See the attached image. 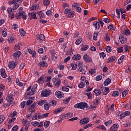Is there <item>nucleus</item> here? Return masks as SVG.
Listing matches in <instances>:
<instances>
[{
	"instance_id": "obj_10",
	"label": "nucleus",
	"mask_w": 131,
	"mask_h": 131,
	"mask_svg": "<svg viewBox=\"0 0 131 131\" xmlns=\"http://www.w3.org/2000/svg\"><path fill=\"white\" fill-rule=\"evenodd\" d=\"M17 64H18V62L17 61H12L9 62V67L10 69H14V68L17 66Z\"/></svg>"
},
{
	"instance_id": "obj_51",
	"label": "nucleus",
	"mask_w": 131,
	"mask_h": 131,
	"mask_svg": "<svg viewBox=\"0 0 131 131\" xmlns=\"http://www.w3.org/2000/svg\"><path fill=\"white\" fill-rule=\"evenodd\" d=\"M123 59H124V55H122L121 56V57L118 59V63L119 64H121L122 62L123 61Z\"/></svg>"
},
{
	"instance_id": "obj_46",
	"label": "nucleus",
	"mask_w": 131,
	"mask_h": 131,
	"mask_svg": "<svg viewBox=\"0 0 131 131\" xmlns=\"http://www.w3.org/2000/svg\"><path fill=\"white\" fill-rule=\"evenodd\" d=\"M112 96L113 97H118L119 96V93L118 91H114Z\"/></svg>"
},
{
	"instance_id": "obj_6",
	"label": "nucleus",
	"mask_w": 131,
	"mask_h": 131,
	"mask_svg": "<svg viewBox=\"0 0 131 131\" xmlns=\"http://www.w3.org/2000/svg\"><path fill=\"white\" fill-rule=\"evenodd\" d=\"M13 8H8L7 10L8 13L9 14V17L11 20H13L15 18V15H14V11H13Z\"/></svg>"
},
{
	"instance_id": "obj_58",
	"label": "nucleus",
	"mask_w": 131,
	"mask_h": 131,
	"mask_svg": "<svg viewBox=\"0 0 131 131\" xmlns=\"http://www.w3.org/2000/svg\"><path fill=\"white\" fill-rule=\"evenodd\" d=\"M17 115V112L16 111H14L11 115L10 117L14 118L15 116Z\"/></svg>"
},
{
	"instance_id": "obj_43",
	"label": "nucleus",
	"mask_w": 131,
	"mask_h": 131,
	"mask_svg": "<svg viewBox=\"0 0 131 131\" xmlns=\"http://www.w3.org/2000/svg\"><path fill=\"white\" fill-rule=\"evenodd\" d=\"M16 83L17 85H18L19 86H23V83L20 82V81H19V79H16Z\"/></svg>"
},
{
	"instance_id": "obj_27",
	"label": "nucleus",
	"mask_w": 131,
	"mask_h": 131,
	"mask_svg": "<svg viewBox=\"0 0 131 131\" xmlns=\"http://www.w3.org/2000/svg\"><path fill=\"white\" fill-rule=\"evenodd\" d=\"M116 58L115 56H111L107 59V63H112L114 62V60H116Z\"/></svg>"
},
{
	"instance_id": "obj_40",
	"label": "nucleus",
	"mask_w": 131,
	"mask_h": 131,
	"mask_svg": "<svg viewBox=\"0 0 131 131\" xmlns=\"http://www.w3.org/2000/svg\"><path fill=\"white\" fill-rule=\"evenodd\" d=\"M88 49H89V46L88 45H86L83 46V47L81 48V51H82V52H85V51H86V50H88Z\"/></svg>"
},
{
	"instance_id": "obj_16",
	"label": "nucleus",
	"mask_w": 131,
	"mask_h": 131,
	"mask_svg": "<svg viewBox=\"0 0 131 131\" xmlns=\"http://www.w3.org/2000/svg\"><path fill=\"white\" fill-rule=\"evenodd\" d=\"M120 41L122 43L123 45H124V43H126L127 42V39L126 38V37L125 36H120L119 37Z\"/></svg>"
},
{
	"instance_id": "obj_5",
	"label": "nucleus",
	"mask_w": 131,
	"mask_h": 131,
	"mask_svg": "<svg viewBox=\"0 0 131 131\" xmlns=\"http://www.w3.org/2000/svg\"><path fill=\"white\" fill-rule=\"evenodd\" d=\"M52 81L53 85L55 86V88H59L60 86V84H61V79L53 78Z\"/></svg>"
},
{
	"instance_id": "obj_18",
	"label": "nucleus",
	"mask_w": 131,
	"mask_h": 131,
	"mask_svg": "<svg viewBox=\"0 0 131 131\" xmlns=\"http://www.w3.org/2000/svg\"><path fill=\"white\" fill-rule=\"evenodd\" d=\"M38 9H39V5H36L35 6H32L30 8V10L31 12H34V11H37V10H38Z\"/></svg>"
},
{
	"instance_id": "obj_2",
	"label": "nucleus",
	"mask_w": 131,
	"mask_h": 131,
	"mask_svg": "<svg viewBox=\"0 0 131 131\" xmlns=\"http://www.w3.org/2000/svg\"><path fill=\"white\" fill-rule=\"evenodd\" d=\"M13 97H14V96L12 94H9L7 95L6 97V101H7L8 103L7 104H4V107L11 105V104L13 103V101H14V98Z\"/></svg>"
},
{
	"instance_id": "obj_1",
	"label": "nucleus",
	"mask_w": 131,
	"mask_h": 131,
	"mask_svg": "<svg viewBox=\"0 0 131 131\" xmlns=\"http://www.w3.org/2000/svg\"><path fill=\"white\" fill-rule=\"evenodd\" d=\"M64 14L67 15L68 18H73L75 15L74 11H72L70 8H66L64 11Z\"/></svg>"
},
{
	"instance_id": "obj_26",
	"label": "nucleus",
	"mask_w": 131,
	"mask_h": 131,
	"mask_svg": "<svg viewBox=\"0 0 131 131\" xmlns=\"http://www.w3.org/2000/svg\"><path fill=\"white\" fill-rule=\"evenodd\" d=\"M28 53H29V54L32 55L33 58H34L36 55L35 51H32L31 49H28Z\"/></svg>"
},
{
	"instance_id": "obj_8",
	"label": "nucleus",
	"mask_w": 131,
	"mask_h": 131,
	"mask_svg": "<svg viewBox=\"0 0 131 131\" xmlns=\"http://www.w3.org/2000/svg\"><path fill=\"white\" fill-rule=\"evenodd\" d=\"M83 59L84 61L86 62V63H92L93 62L92 57L88 56L87 54L83 55Z\"/></svg>"
},
{
	"instance_id": "obj_22",
	"label": "nucleus",
	"mask_w": 131,
	"mask_h": 131,
	"mask_svg": "<svg viewBox=\"0 0 131 131\" xmlns=\"http://www.w3.org/2000/svg\"><path fill=\"white\" fill-rule=\"evenodd\" d=\"M8 41L9 43H14L15 42V39L14 38V36H10L8 38Z\"/></svg>"
},
{
	"instance_id": "obj_32",
	"label": "nucleus",
	"mask_w": 131,
	"mask_h": 131,
	"mask_svg": "<svg viewBox=\"0 0 131 131\" xmlns=\"http://www.w3.org/2000/svg\"><path fill=\"white\" fill-rule=\"evenodd\" d=\"M50 106H56L57 105V101L54 100H51L49 102Z\"/></svg>"
},
{
	"instance_id": "obj_12",
	"label": "nucleus",
	"mask_w": 131,
	"mask_h": 131,
	"mask_svg": "<svg viewBox=\"0 0 131 131\" xmlns=\"http://www.w3.org/2000/svg\"><path fill=\"white\" fill-rule=\"evenodd\" d=\"M89 122H90V118H84L80 121V123L81 125L86 124Z\"/></svg>"
},
{
	"instance_id": "obj_13",
	"label": "nucleus",
	"mask_w": 131,
	"mask_h": 131,
	"mask_svg": "<svg viewBox=\"0 0 131 131\" xmlns=\"http://www.w3.org/2000/svg\"><path fill=\"white\" fill-rule=\"evenodd\" d=\"M130 114V113L128 111L123 112L120 115V119H123V118H124L126 116H128Z\"/></svg>"
},
{
	"instance_id": "obj_63",
	"label": "nucleus",
	"mask_w": 131,
	"mask_h": 131,
	"mask_svg": "<svg viewBox=\"0 0 131 131\" xmlns=\"http://www.w3.org/2000/svg\"><path fill=\"white\" fill-rule=\"evenodd\" d=\"M118 53H122L123 52V47H121L117 49Z\"/></svg>"
},
{
	"instance_id": "obj_45",
	"label": "nucleus",
	"mask_w": 131,
	"mask_h": 131,
	"mask_svg": "<svg viewBox=\"0 0 131 131\" xmlns=\"http://www.w3.org/2000/svg\"><path fill=\"white\" fill-rule=\"evenodd\" d=\"M38 40H45V35L40 34L37 38Z\"/></svg>"
},
{
	"instance_id": "obj_14",
	"label": "nucleus",
	"mask_w": 131,
	"mask_h": 131,
	"mask_svg": "<svg viewBox=\"0 0 131 131\" xmlns=\"http://www.w3.org/2000/svg\"><path fill=\"white\" fill-rule=\"evenodd\" d=\"M119 127V125L117 123L114 124L113 126L110 128V131H116L118 129Z\"/></svg>"
},
{
	"instance_id": "obj_44",
	"label": "nucleus",
	"mask_w": 131,
	"mask_h": 131,
	"mask_svg": "<svg viewBox=\"0 0 131 131\" xmlns=\"http://www.w3.org/2000/svg\"><path fill=\"white\" fill-rule=\"evenodd\" d=\"M82 41V38H80L76 40L75 42V44L77 45V46H78V45H80L81 43V42Z\"/></svg>"
},
{
	"instance_id": "obj_62",
	"label": "nucleus",
	"mask_w": 131,
	"mask_h": 131,
	"mask_svg": "<svg viewBox=\"0 0 131 131\" xmlns=\"http://www.w3.org/2000/svg\"><path fill=\"white\" fill-rule=\"evenodd\" d=\"M15 17L16 19H21V12L17 13L15 15Z\"/></svg>"
},
{
	"instance_id": "obj_47",
	"label": "nucleus",
	"mask_w": 131,
	"mask_h": 131,
	"mask_svg": "<svg viewBox=\"0 0 131 131\" xmlns=\"http://www.w3.org/2000/svg\"><path fill=\"white\" fill-rule=\"evenodd\" d=\"M6 90V86L3 84H0V91L1 92H4Z\"/></svg>"
},
{
	"instance_id": "obj_36",
	"label": "nucleus",
	"mask_w": 131,
	"mask_h": 131,
	"mask_svg": "<svg viewBox=\"0 0 131 131\" xmlns=\"http://www.w3.org/2000/svg\"><path fill=\"white\" fill-rule=\"evenodd\" d=\"M50 103H48V102H46L44 104V108L45 109V110L47 111L49 110V109H50Z\"/></svg>"
},
{
	"instance_id": "obj_24",
	"label": "nucleus",
	"mask_w": 131,
	"mask_h": 131,
	"mask_svg": "<svg viewBox=\"0 0 131 131\" xmlns=\"http://www.w3.org/2000/svg\"><path fill=\"white\" fill-rule=\"evenodd\" d=\"M80 59H81V56H80V54L75 55L73 56V60H80Z\"/></svg>"
},
{
	"instance_id": "obj_64",
	"label": "nucleus",
	"mask_w": 131,
	"mask_h": 131,
	"mask_svg": "<svg viewBox=\"0 0 131 131\" xmlns=\"http://www.w3.org/2000/svg\"><path fill=\"white\" fill-rule=\"evenodd\" d=\"M105 40L106 41H110V36L108 34L105 35Z\"/></svg>"
},
{
	"instance_id": "obj_29",
	"label": "nucleus",
	"mask_w": 131,
	"mask_h": 131,
	"mask_svg": "<svg viewBox=\"0 0 131 131\" xmlns=\"http://www.w3.org/2000/svg\"><path fill=\"white\" fill-rule=\"evenodd\" d=\"M20 14L21 17L24 20H26V19H27V15H26V13H25V12L23 11L22 12H20Z\"/></svg>"
},
{
	"instance_id": "obj_50",
	"label": "nucleus",
	"mask_w": 131,
	"mask_h": 131,
	"mask_svg": "<svg viewBox=\"0 0 131 131\" xmlns=\"http://www.w3.org/2000/svg\"><path fill=\"white\" fill-rule=\"evenodd\" d=\"M104 124L106 126H109V125H111V124H112V120H110L109 121L105 122Z\"/></svg>"
},
{
	"instance_id": "obj_20",
	"label": "nucleus",
	"mask_w": 131,
	"mask_h": 131,
	"mask_svg": "<svg viewBox=\"0 0 131 131\" xmlns=\"http://www.w3.org/2000/svg\"><path fill=\"white\" fill-rule=\"evenodd\" d=\"M38 66L39 67H48V63L46 61H41L38 63Z\"/></svg>"
},
{
	"instance_id": "obj_30",
	"label": "nucleus",
	"mask_w": 131,
	"mask_h": 131,
	"mask_svg": "<svg viewBox=\"0 0 131 131\" xmlns=\"http://www.w3.org/2000/svg\"><path fill=\"white\" fill-rule=\"evenodd\" d=\"M79 71L80 72H81L82 74H85V73H86V70H85V69L83 68V67H80L79 68Z\"/></svg>"
},
{
	"instance_id": "obj_49",
	"label": "nucleus",
	"mask_w": 131,
	"mask_h": 131,
	"mask_svg": "<svg viewBox=\"0 0 131 131\" xmlns=\"http://www.w3.org/2000/svg\"><path fill=\"white\" fill-rule=\"evenodd\" d=\"M36 105V103H33L31 106L28 108V110H32L33 109H34L35 108Z\"/></svg>"
},
{
	"instance_id": "obj_56",
	"label": "nucleus",
	"mask_w": 131,
	"mask_h": 131,
	"mask_svg": "<svg viewBox=\"0 0 131 131\" xmlns=\"http://www.w3.org/2000/svg\"><path fill=\"white\" fill-rule=\"evenodd\" d=\"M74 50H73L72 48H71L68 51V53H69L68 55H70V56H71L72 55H73V51Z\"/></svg>"
},
{
	"instance_id": "obj_33",
	"label": "nucleus",
	"mask_w": 131,
	"mask_h": 131,
	"mask_svg": "<svg viewBox=\"0 0 131 131\" xmlns=\"http://www.w3.org/2000/svg\"><path fill=\"white\" fill-rule=\"evenodd\" d=\"M19 33L21 35V36H25L26 35V32L24 31V29H19Z\"/></svg>"
},
{
	"instance_id": "obj_52",
	"label": "nucleus",
	"mask_w": 131,
	"mask_h": 131,
	"mask_svg": "<svg viewBox=\"0 0 131 131\" xmlns=\"http://www.w3.org/2000/svg\"><path fill=\"white\" fill-rule=\"evenodd\" d=\"M97 128H99V129H103V130H106V127L104 125H100L97 127Z\"/></svg>"
},
{
	"instance_id": "obj_54",
	"label": "nucleus",
	"mask_w": 131,
	"mask_h": 131,
	"mask_svg": "<svg viewBox=\"0 0 131 131\" xmlns=\"http://www.w3.org/2000/svg\"><path fill=\"white\" fill-rule=\"evenodd\" d=\"M127 94H128V90H125L122 93V97H126Z\"/></svg>"
},
{
	"instance_id": "obj_41",
	"label": "nucleus",
	"mask_w": 131,
	"mask_h": 131,
	"mask_svg": "<svg viewBox=\"0 0 131 131\" xmlns=\"http://www.w3.org/2000/svg\"><path fill=\"white\" fill-rule=\"evenodd\" d=\"M71 66L72 67V70H76L77 69V64L75 63H71Z\"/></svg>"
},
{
	"instance_id": "obj_23",
	"label": "nucleus",
	"mask_w": 131,
	"mask_h": 131,
	"mask_svg": "<svg viewBox=\"0 0 131 131\" xmlns=\"http://www.w3.org/2000/svg\"><path fill=\"white\" fill-rule=\"evenodd\" d=\"M62 111H64V108H63V107H59V108H58L57 109L55 110L54 111V113L55 114H58V113H59L60 112H62Z\"/></svg>"
},
{
	"instance_id": "obj_61",
	"label": "nucleus",
	"mask_w": 131,
	"mask_h": 131,
	"mask_svg": "<svg viewBox=\"0 0 131 131\" xmlns=\"http://www.w3.org/2000/svg\"><path fill=\"white\" fill-rule=\"evenodd\" d=\"M5 120V116H0V123H3Z\"/></svg>"
},
{
	"instance_id": "obj_38",
	"label": "nucleus",
	"mask_w": 131,
	"mask_h": 131,
	"mask_svg": "<svg viewBox=\"0 0 131 131\" xmlns=\"http://www.w3.org/2000/svg\"><path fill=\"white\" fill-rule=\"evenodd\" d=\"M50 124H51V122L48 121L44 122V127L47 128L50 126Z\"/></svg>"
},
{
	"instance_id": "obj_57",
	"label": "nucleus",
	"mask_w": 131,
	"mask_h": 131,
	"mask_svg": "<svg viewBox=\"0 0 131 131\" xmlns=\"http://www.w3.org/2000/svg\"><path fill=\"white\" fill-rule=\"evenodd\" d=\"M86 96L88 97V99H91L93 98V94L92 93L89 92L86 94Z\"/></svg>"
},
{
	"instance_id": "obj_28",
	"label": "nucleus",
	"mask_w": 131,
	"mask_h": 131,
	"mask_svg": "<svg viewBox=\"0 0 131 131\" xmlns=\"http://www.w3.org/2000/svg\"><path fill=\"white\" fill-rule=\"evenodd\" d=\"M36 14L38 15L40 18H45V13L42 11H39L37 12Z\"/></svg>"
},
{
	"instance_id": "obj_35",
	"label": "nucleus",
	"mask_w": 131,
	"mask_h": 131,
	"mask_svg": "<svg viewBox=\"0 0 131 131\" xmlns=\"http://www.w3.org/2000/svg\"><path fill=\"white\" fill-rule=\"evenodd\" d=\"M53 11L54 10L53 9H50L46 12V15H47V16H52Z\"/></svg>"
},
{
	"instance_id": "obj_15",
	"label": "nucleus",
	"mask_w": 131,
	"mask_h": 131,
	"mask_svg": "<svg viewBox=\"0 0 131 131\" xmlns=\"http://www.w3.org/2000/svg\"><path fill=\"white\" fill-rule=\"evenodd\" d=\"M80 5L77 4V3H74L72 5V7L73 8H76L77 9V12H78L79 13H80L81 12V8L79 7Z\"/></svg>"
},
{
	"instance_id": "obj_48",
	"label": "nucleus",
	"mask_w": 131,
	"mask_h": 131,
	"mask_svg": "<svg viewBox=\"0 0 131 131\" xmlns=\"http://www.w3.org/2000/svg\"><path fill=\"white\" fill-rule=\"evenodd\" d=\"M89 73L91 75H93L96 73V70L94 69H90L89 70Z\"/></svg>"
},
{
	"instance_id": "obj_9",
	"label": "nucleus",
	"mask_w": 131,
	"mask_h": 131,
	"mask_svg": "<svg viewBox=\"0 0 131 131\" xmlns=\"http://www.w3.org/2000/svg\"><path fill=\"white\" fill-rule=\"evenodd\" d=\"M22 55V53L20 51H16L13 54V56L15 61L19 60V57Z\"/></svg>"
},
{
	"instance_id": "obj_55",
	"label": "nucleus",
	"mask_w": 131,
	"mask_h": 131,
	"mask_svg": "<svg viewBox=\"0 0 131 131\" xmlns=\"http://www.w3.org/2000/svg\"><path fill=\"white\" fill-rule=\"evenodd\" d=\"M93 126V125L92 124H86L83 127V128L84 129H86V128H89L90 127H92Z\"/></svg>"
},
{
	"instance_id": "obj_3",
	"label": "nucleus",
	"mask_w": 131,
	"mask_h": 131,
	"mask_svg": "<svg viewBox=\"0 0 131 131\" xmlns=\"http://www.w3.org/2000/svg\"><path fill=\"white\" fill-rule=\"evenodd\" d=\"M74 107L78 109H84L85 108H88V105L86 102H80L75 104Z\"/></svg>"
},
{
	"instance_id": "obj_39",
	"label": "nucleus",
	"mask_w": 131,
	"mask_h": 131,
	"mask_svg": "<svg viewBox=\"0 0 131 131\" xmlns=\"http://www.w3.org/2000/svg\"><path fill=\"white\" fill-rule=\"evenodd\" d=\"M47 102V100H41L40 101H38L37 102V104L38 105H39V106H42V105H43V104H45V103Z\"/></svg>"
},
{
	"instance_id": "obj_17",
	"label": "nucleus",
	"mask_w": 131,
	"mask_h": 131,
	"mask_svg": "<svg viewBox=\"0 0 131 131\" xmlns=\"http://www.w3.org/2000/svg\"><path fill=\"white\" fill-rule=\"evenodd\" d=\"M29 17L30 19H37L36 17V14L35 12H31L28 14Z\"/></svg>"
},
{
	"instance_id": "obj_31",
	"label": "nucleus",
	"mask_w": 131,
	"mask_h": 131,
	"mask_svg": "<svg viewBox=\"0 0 131 131\" xmlns=\"http://www.w3.org/2000/svg\"><path fill=\"white\" fill-rule=\"evenodd\" d=\"M93 25L96 29H100V24H99V23H98L97 21H94L93 23Z\"/></svg>"
},
{
	"instance_id": "obj_19",
	"label": "nucleus",
	"mask_w": 131,
	"mask_h": 131,
	"mask_svg": "<svg viewBox=\"0 0 131 131\" xmlns=\"http://www.w3.org/2000/svg\"><path fill=\"white\" fill-rule=\"evenodd\" d=\"M55 96L58 99H61V98H63V96H64V95L62 94V93H61V92L57 91L55 92Z\"/></svg>"
},
{
	"instance_id": "obj_37",
	"label": "nucleus",
	"mask_w": 131,
	"mask_h": 131,
	"mask_svg": "<svg viewBox=\"0 0 131 131\" xmlns=\"http://www.w3.org/2000/svg\"><path fill=\"white\" fill-rule=\"evenodd\" d=\"M93 92L96 96H100V95H101V91L100 90L95 89Z\"/></svg>"
},
{
	"instance_id": "obj_4",
	"label": "nucleus",
	"mask_w": 131,
	"mask_h": 131,
	"mask_svg": "<svg viewBox=\"0 0 131 131\" xmlns=\"http://www.w3.org/2000/svg\"><path fill=\"white\" fill-rule=\"evenodd\" d=\"M37 91V84H34L31 91L28 92V95L32 96V95H35L36 94V91Z\"/></svg>"
},
{
	"instance_id": "obj_25",
	"label": "nucleus",
	"mask_w": 131,
	"mask_h": 131,
	"mask_svg": "<svg viewBox=\"0 0 131 131\" xmlns=\"http://www.w3.org/2000/svg\"><path fill=\"white\" fill-rule=\"evenodd\" d=\"M110 83H111V79L110 78H107L103 82V85L105 86H107V85H108V84H110Z\"/></svg>"
},
{
	"instance_id": "obj_53",
	"label": "nucleus",
	"mask_w": 131,
	"mask_h": 131,
	"mask_svg": "<svg viewBox=\"0 0 131 131\" xmlns=\"http://www.w3.org/2000/svg\"><path fill=\"white\" fill-rule=\"evenodd\" d=\"M50 1L49 0H44L43 1V4L44 6H49V5H50Z\"/></svg>"
},
{
	"instance_id": "obj_42",
	"label": "nucleus",
	"mask_w": 131,
	"mask_h": 131,
	"mask_svg": "<svg viewBox=\"0 0 131 131\" xmlns=\"http://www.w3.org/2000/svg\"><path fill=\"white\" fill-rule=\"evenodd\" d=\"M124 34H125V35H129V34H130V31L128 29H126L124 30Z\"/></svg>"
},
{
	"instance_id": "obj_34",
	"label": "nucleus",
	"mask_w": 131,
	"mask_h": 131,
	"mask_svg": "<svg viewBox=\"0 0 131 131\" xmlns=\"http://www.w3.org/2000/svg\"><path fill=\"white\" fill-rule=\"evenodd\" d=\"M98 35H99V32H95L93 35V39L94 40H97L98 39Z\"/></svg>"
},
{
	"instance_id": "obj_11",
	"label": "nucleus",
	"mask_w": 131,
	"mask_h": 131,
	"mask_svg": "<svg viewBox=\"0 0 131 131\" xmlns=\"http://www.w3.org/2000/svg\"><path fill=\"white\" fill-rule=\"evenodd\" d=\"M50 95H51V92L47 90H43L41 94V97H49Z\"/></svg>"
},
{
	"instance_id": "obj_59",
	"label": "nucleus",
	"mask_w": 131,
	"mask_h": 131,
	"mask_svg": "<svg viewBox=\"0 0 131 131\" xmlns=\"http://www.w3.org/2000/svg\"><path fill=\"white\" fill-rule=\"evenodd\" d=\"M105 50L107 53H110V52L112 51V49H111V47L110 46H107Z\"/></svg>"
},
{
	"instance_id": "obj_60",
	"label": "nucleus",
	"mask_w": 131,
	"mask_h": 131,
	"mask_svg": "<svg viewBox=\"0 0 131 131\" xmlns=\"http://www.w3.org/2000/svg\"><path fill=\"white\" fill-rule=\"evenodd\" d=\"M38 124H39V123L37 121H34L32 122V125H33V126H34V127L37 126Z\"/></svg>"
},
{
	"instance_id": "obj_21",
	"label": "nucleus",
	"mask_w": 131,
	"mask_h": 131,
	"mask_svg": "<svg viewBox=\"0 0 131 131\" xmlns=\"http://www.w3.org/2000/svg\"><path fill=\"white\" fill-rule=\"evenodd\" d=\"M1 74L3 78H6L7 77V74L6 73V70L2 69L1 70Z\"/></svg>"
},
{
	"instance_id": "obj_7",
	"label": "nucleus",
	"mask_w": 131,
	"mask_h": 131,
	"mask_svg": "<svg viewBox=\"0 0 131 131\" xmlns=\"http://www.w3.org/2000/svg\"><path fill=\"white\" fill-rule=\"evenodd\" d=\"M19 2V0H13L12 2H9V5H14L13 10L15 11V10H17L18 8H19V4L17 3Z\"/></svg>"
}]
</instances>
